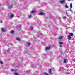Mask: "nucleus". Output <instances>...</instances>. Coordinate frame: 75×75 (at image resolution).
Wrapping results in <instances>:
<instances>
[{
    "instance_id": "9b49d317",
    "label": "nucleus",
    "mask_w": 75,
    "mask_h": 75,
    "mask_svg": "<svg viewBox=\"0 0 75 75\" xmlns=\"http://www.w3.org/2000/svg\"><path fill=\"white\" fill-rule=\"evenodd\" d=\"M11 34H14V31L13 30H11L10 32Z\"/></svg>"
},
{
    "instance_id": "4be33fe9",
    "label": "nucleus",
    "mask_w": 75,
    "mask_h": 75,
    "mask_svg": "<svg viewBox=\"0 0 75 75\" xmlns=\"http://www.w3.org/2000/svg\"><path fill=\"white\" fill-rule=\"evenodd\" d=\"M59 44H60L61 45H62V44H63V43L62 42H60L59 43Z\"/></svg>"
},
{
    "instance_id": "7c9ffc66",
    "label": "nucleus",
    "mask_w": 75,
    "mask_h": 75,
    "mask_svg": "<svg viewBox=\"0 0 75 75\" xmlns=\"http://www.w3.org/2000/svg\"><path fill=\"white\" fill-rule=\"evenodd\" d=\"M40 35H42V33H40Z\"/></svg>"
},
{
    "instance_id": "4468645a",
    "label": "nucleus",
    "mask_w": 75,
    "mask_h": 75,
    "mask_svg": "<svg viewBox=\"0 0 75 75\" xmlns=\"http://www.w3.org/2000/svg\"><path fill=\"white\" fill-rule=\"evenodd\" d=\"M48 72L50 74H51V69H49L48 70Z\"/></svg>"
},
{
    "instance_id": "7ed1b4c3",
    "label": "nucleus",
    "mask_w": 75,
    "mask_h": 75,
    "mask_svg": "<svg viewBox=\"0 0 75 75\" xmlns=\"http://www.w3.org/2000/svg\"><path fill=\"white\" fill-rule=\"evenodd\" d=\"M50 48L51 47H50V46L47 47L45 48V50H46V51L48 50H49V49H50Z\"/></svg>"
},
{
    "instance_id": "aec40b11",
    "label": "nucleus",
    "mask_w": 75,
    "mask_h": 75,
    "mask_svg": "<svg viewBox=\"0 0 75 75\" xmlns=\"http://www.w3.org/2000/svg\"><path fill=\"white\" fill-rule=\"evenodd\" d=\"M14 74L15 75H19L17 73H15Z\"/></svg>"
},
{
    "instance_id": "473e14b6",
    "label": "nucleus",
    "mask_w": 75,
    "mask_h": 75,
    "mask_svg": "<svg viewBox=\"0 0 75 75\" xmlns=\"http://www.w3.org/2000/svg\"><path fill=\"white\" fill-rule=\"evenodd\" d=\"M60 47H61V45H60Z\"/></svg>"
},
{
    "instance_id": "c9c22d12",
    "label": "nucleus",
    "mask_w": 75,
    "mask_h": 75,
    "mask_svg": "<svg viewBox=\"0 0 75 75\" xmlns=\"http://www.w3.org/2000/svg\"><path fill=\"white\" fill-rule=\"evenodd\" d=\"M6 5H7V4H6Z\"/></svg>"
},
{
    "instance_id": "f8f14e48",
    "label": "nucleus",
    "mask_w": 75,
    "mask_h": 75,
    "mask_svg": "<svg viewBox=\"0 0 75 75\" xmlns=\"http://www.w3.org/2000/svg\"><path fill=\"white\" fill-rule=\"evenodd\" d=\"M13 16H14V15L11 14L10 15V16H9V17L10 18H12V17H13Z\"/></svg>"
},
{
    "instance_id": "20e7f679",
    "label": "nucleus",
    "mask_w": 75,
    "mask_h": 75,
    "mask_svg": "<svg viewBox=\"0 0 75 75\" xmlns=\"http://www.w3.org/2000/svg\"><path fill=\"white\" fill-rule=\"evenodd\" d=\"M38 14V15H45V13H44V12H41L39 13Z\"/></svg>"
},
{
    "instance_id": "c756f323",
    "label": "nucleus",
    "mask_w": 75,
    "mask_h": 75,
    "mask_svg": "<svg viewBox=\"0 0 75 75\" xmlns=\"http://www.w3.org/2000/svg\"><path fill=\"white\" fill-rule=\"evenodd\" d=\"M59 19H61V17H59Z\"/></svg>"
},
{
    "instance_id": "393cba45",
    "label": "nucleus",
    "mask_w": 75,
    "mask_h": 75,
    "mask_svg": "<svg viewBox=\"0 0 75 75\" xmlns=\"http://www.w3.org/2000/svg\"><path fill=\"white\" fill-rule=\"evenodd\" d=\"M63 18H67L66 16H64L63 17Z\"/></svg>"
},
{
    "instance_id": "412c9836",
    "label": "nucleus",
    "mask_w": 75,
    "mask_h": 75,
    "mask_svg": "<svg viewBox=\"0 0 75 75\" xmlns=\"http://www.w3.org/2000/svg\"><path fill=\"white\" fill-rule=\"evenodd\" d=\"M30 28L31 30H33V27H30Z\"/></svg>"
},
{
    "instance_id": "cd10ccee",
    "label": "nucleus",
    "mask_w": 75,
    "mask_h": 75,
    "mask_svg": "<svg viewBox=\"0 0 75 75\" xmlns=\"http://www.w3.org/2000/svg\"><path fill=\"white\" fill-rule=\"evenodd\" d=\"M10 50V49H8V50H7V52H8V51H9Z\"/></svg>"
},
{
    "instance_id": "bb28decb",
    "label": "nucleus",
    "mask_w": 75,
    "mask_h": 75,
    "mask_svg": "<svg viewBox=\"0 0 75 75\" xmlns=\"http://www.w3.org/2000/svg\"><path fill=\"white\" fill-rule=\"evenodd\" d=\"M67 74H70V73L69 72H67L66 73Z\"/></svg>"
},
{
    "instance_id": "5701e85b",
    "label": "nucleus",
    "mask_w": 75,
    "mask_h": 75,
    "mask_svg": "<svg viewBox=\"0 0 75 75\" xmlns=\"http://www.w3.org/2000/svg\"><path fill=\"white\" fill-rule=\"evenodd\" d=\"M28 45H29V46H30V45H31V44L30 43H28Z\"/></svg>"
},
{
    "instance_id": "39448f33",
    "label": "nucleus",
    "mask_w": 75,
    "mask_h": 75,
    "mask_svg": "<svg viewBox=\"0 0 75 75\" xmlns=\"http://www.w3.org/2000/svg\"><path fill=\"white\" fill-rule=\"evenodd\" d=\"M36 11H37L36 10H32L31 11L30 13H35Z\"/></svg>"
},
{
    "instance_id": "72a5a7b5",
    "label": "nucleus",
    "mask_w": 75,
    "mask_h": 75,
    "mask_svg": "<svg viewBox=\"0 0 75 75\" xmlns=\"http://www.w3.org/2000/svg\"><path fill=\"white\" fill-rule=\"evenodd\" d=\"M59 70L60 71V69H59Z\"/></svg>"
},
{
    "instance_id": "f03ea898",
    "label": "nucleus",
    "mask_w": 75,
    "mask_h": 75,
    "mask_svg": "<svg viewBox=\"0 0 75 75\" xmlns=\"http://www.w3.org/2000/svg\"><path fill=\"white\" fill-rule=\"evenodd\" d=\"M7 31V30H6L4 28H2L1 30V32H3V33L4 32H6Z\"/></svg>"
},
{
    "instance_id": "6e6552de",
    "label": "nucleus",
    "mask_w": 75,
    "mask_h": 75,
    "mask_svg": "<svg viewBox=\"0 0 75 75\" xmlns=\"http://www.w3.org/2000/svg\"><path fill=\"white\" fill-rule=\"evenodd\" d=\"M68 40H71V37L69 35L68 36Z\"/></svg>"
},
{
    "instance_id": "423d86ee",
    "label": "nucleus",
    "mask_w": 75,
    "mask_h": 75,
    "mask_svg": "<svg viewBox=\"0 0 75 75\" xmlns=\"http://www.w3.org/2000/svg\"><path fill=\"white\" fill-rule=\"evenodd\" d=\"M65 0H62L60 1V3L61 4L64 3H65Z\"/></svg>"
},
{
    "instance_id": "a878e982",
    "label": "nucleus",
    "mask_w": 75,
    "mask_h": 75,
    "mask_svg": "<svg viewBox=\"0 0 75 75\" xmlns=\"http://www.w3.org/2000/svg\"><path fill=\"white\" fill-rule=\"evenodd\" d=\"M70 11H71V12H72V13L73 12L72 11V9H71V8L70 10Z\"/></svg>"
},
{
    "instance_id": "1a4fd4ad",
    "label": "nucleus",
    "mask_w": 75,
    "mask_h": 75,
    "mask_svg": "<svg viewBox=\"0 0 75 75\" xmlns=\"http://www.w3.org/2000/svg\"><path fill=\"white\" fill-rule=\"evenodd\" d=\"M62 38H63V36H61L60 37H59L58 38V40H61L62 39Z\"/></svg>"
},
{
    "instance_id": "b1692460",
    "label": "nucleus",
    "mask_w": 75,
    "mask_h": 75,
    "mask_svg": "<svg viewBox=\"0 0 75 75\" xmlns=\"http://www.w3.org/2000/svg\"><path fill=\"white\" fill-rule=\"evenodd\" d=\"M11 71H12V72H13V71H14V70L13 69H11Z\"/></svg>"
},
{
    "instance_id": "a211bd4d",
    "label": "nucleus",
    "mask_w": 75,
    "mask_h": 75,
    "mask_svg": "<svg viewBox=\"0 0 75 75\" xmlns=\"http://www.w3.org/2000/svg\"><path fill=\"white\" fill-rule=\"evenodd\" d=\"M0 64H1V65H3V61H0Z\"/></svg>"
},
{
    "instance_id": "f257e3e1",
    "label": "nucleus",
    "mask_w": 75,
    "mask_h": 75,
    "mask_svg": "<svg viewBox=\"0 0 75 75\" xmlns=\"http://www.w3.org/2000/svg\"><path fill=\"white\" fill-rule=\"evenodd\" d=\"M13 4L12 3L10 4V5L9 6V9H11V8H13Z\"/></svg>"
},
{
    "instance_id": "2eb2a0df",
    "label": "nucleus",
    "mask_w": 75,
    "mask_h": 75,
    "mask_svg": "<svg viewBox=\"0 0 75 75\" xmlns=\"http://www.w3.org/2000/svg\"><path fill=\"white\" fill-rule=\"evenodd\" d=\"M64 7L66 8H68V6L67 5H65Z\"/></svg>"
},
{
    "instance_id": "ddd939ff",
    "label": "nucleus",
    "mask_w": 75,
    "mask_h": 75,
    "mask_svg": "<svg viewBox=\"0 0 75 75\" xmlns=\"http://www.w3.org/2000/svg\"><path fill=\"white\" fill-rule=\"evenodd\" d=\"M16 39L17 41H20V38H18V37L16 38Z\"/></svg>"
},
{
    "instance_id": "9d476101",
    "label": "nucleus",
    "mask_w": 75,
    "mask_h": 75,
    "mask_svg": "<svg viewBox=\"0 0 75 75\" xmlns=\"http://www.w3.org/2000/svg\"><path fill=\"white\" fill-rule=\"evenodd\" d=\"M70 7L71 9L72 8V3L70 4Z\"/></svg>"
},
{
    "instance_id": "f3484780",
    "label": "nucleus",
    "mask_w": 75,
    "mask_h": 75,
    "mask_svg": "<svg viewBox=\"0 0 75 75\" xmlns=\"http://www.w3.org/2000/svg\"><path fill=\"white\" fill-rule=\"evenodd\" d=\"M31 17H32V16H31V15H30L28 16V18H31Z\"/></svg>"
},
{
    "instance_id": "2f4dec72",
    "label": "nucleus",
    "mask_w": 75,
    "mask_h": 75,
    "mask_svg": "<svg viewBox=\"0 0 75 75\" xmlns=\"http://www.w3.org/2000/svg\"><path fill=\"white\" fill-rule=\"evenodd\" d=\"M68 1H71V0H67Z\"/></svg>"
},
{
    "instance_id": "f704fd0d",
    "label": "nucleus",
    "mask_w": 75,
    "mask_h": 75,
    "mask_svg": "<svg viewBox=\"0 0 75 75\" xmlns=\"http://www.w3.org/2000/svg\"><path fill=\"white\" fill-rule=\"evenodd\" d=\"M36 0V1H38V0Z\"/></svg>"
},
{
    "instance_id": "0eeeda50",
    "label": "nucleus",
    "mask_w": 75,
    "mask_h": 75,
    "mask_svg": "<svg viewBox=\"0 0 75 75\" xmlns=\"http://www.w3.org/2000/svg\"><path fill=\"white\" fill-rule=\"evenodd\" d=\"M69 35L70 36H72L74 35V34L73 33H69Z\"/></svg>"
},
{
    "instance_id": "c85d7f7f",
    "label": "nucleus",
    "mask_w": 75,
    "mask_h": 75,
    "mask_svg": "<svg viewBox=\"0 0 75 75\" xmlns=\"http://www.w3.org/2000/svg\"><path fill=\"white\" fill-rule=\"evenodd\" d=\"M0 23H3V21H1Z\"/></svg>"
},
{
    "instance_id": "dca6fc26",
    "label": "nucleus",
    "mask_w": 75,
    "mask_h": 75,
    "mask_svg": "<svg viewBox=\"0 0 75 75\" xmlns=\"http://www.w3.org/2000/svg\"><path fill=\"white\" fill-rule=\"evenodd\" d=\"M64 63H67V59H64L63 60Z\"/></svg>"
},
{
    "instance_id": "6ab92c4d",
    "label": "nucleus",
    "mask_w": 75,
    "mask_h": 75,
    "mask_svg": "<svg viewBox=\"0 0 75 75\" xmlns=\"http://www.w3.org/2000/svg\"><path fill=\"white\" fill-rule=\"evenodd\" d=\"M44 74L45 75H48V74L47 73H44Z\"/></svg>"
}]
</instances>
